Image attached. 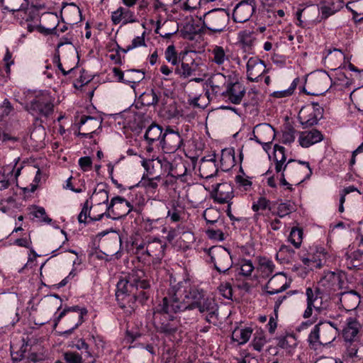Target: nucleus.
<instances>
[{"label": "nucleus", "instance_id": "1", "mask_svg": "<svg viewBox=\"0 0 363 363\" xmlns=\"http://www.w3.org/2000/svg\"><path fill=\"white\" fill-rule=\"evenodd\" d=\"M206 295L202 289L184 279L174 285L171 284L166 296L172 302L171 310L184 311L196 309Z\"/></svg>", "mask_w": 363, "mask_h": 363}, {"label": "nucleus", "instance_id": "2", "mask_svg": "<svg viewBox=\"0 0 363 363\" xmlns=\"http://www.w3.org/2000/svg\"><path fill=\"white\" fill-rule=\"evenodd\" d=\"M138 286L143 289L150 287V281L143 269H136L116 285V298L118 305L126 313L128 306H133L135 293Z\"/></svg>", "mask_w": 363, "mask_h": 363}, {"label": "nucleus", "instance_id": "3", "mask_svg": "<svg viewBox=\"0 0 363 363\" xmlns=\"http://www.w3.org/2000/svg\"><path fill=\"white\" fill-rule=\"evenodd\" d=\"M172 306V302L165 296L162 302L156 306L154 312L155 328L157 332L166 336L174 335L181 327L179 319L173 315L181 311L171 310Z\"/></svg>", "mask_w": 363, "mask_h": 363}, {"label": "nucleus", "instance_id": "4", "mask_svg": "<svg viewBox=\"0 0 363 363\" xmlns=\"http://www.w3.org/2000/svg\"><path fill=\"white\" fill-rule=\"evenodd\" d=\"M19 158L14 160V164L4 166L0 170V204L6 203L12 205L15 202L13 186H17L18 177L22 167H16Z\"/></svg>", "mask_w": 363, "mask_h": 363}, {"label": "nucleus", "instance_id": "5", "mask_svg": "<svg viewBox=\"0 0 363 363\" xmlns=\"http://www.w3.org/2000/svg\"><path fill=\"white\" fill-rule=\"evenodd\" d=\"M55 98L48 91L35 92L28 98L24 109L36 120L48 118L54 111Z\"/></svg>", "mask_w": 363, "mask_h": 363}, {"label": "nucleus", "instance_id": "6", "mask_svg": "<svg viewBox=\"0 0 363 363\" xmlns=\"http://www.w3.org/2000/svg\"><path fill=\"white\" fill-rule=\"evenodd\" d=\"M207 35L220 34L227 30L230 21L229 13L224 9H213L199 17Z\"/></svg>", "mask_w": 363, "mask_h": 363}, {"label": "nucleus", "instance_id": "7", "mask_svg": "<svg viewBox=\"0 0 363 363\" xmlns=\"http://www.w3.org/2000/svg\"><path fill=\"white\" fill-rule=\"evenodd\" d=\"M104 212L98 215L97 217L92 218L94 220H100L104 216L107 218H111V214L114 216L113 219H118L126 216L130 213L133 206L125 199L117 196L111 199L108 205L104 206Z\"/></svg>", "mask_w": 363, "mask_h": 363}, {"label": "nucleus", "instance_id": "8", "mask_svg": "<svg viewBox=\"0 0 363 363\" xmlns=\"http://www.w3.org/2000/svg\"><path fill=\"white\" fill-rule=\"evenodd\" d=\"M211 261L219 273H226L233 266L230 252L222 246H213L208 250Z\"/></svg>", "mask_w": 363, "mask_h": 363}, {"label": "nucleus", "instance_id": "9", "mask_svg": "<svg viewBox=\"0 0 363 363\" xmlns=\"http://www.w3.org/2000/svg\"><path fill=\"white\" fill-rule=\"evenodd\" d=\"M323 109L318 104L313 103L304 106L299 111L298 120L306 128L316 125L322 118Z\"/></svg>", "mask_w": 363, "mask_h": 363}, {"label": "nucleus", "instance_id": "10", "mask_svg": "<svg viewBox=\"0 0 363 363\" xmlns=\"http://www.w3.org/2000/svg\"><path fill=\"white\" fill-rule=\"evenodd\" d=\"M245 94V88L236 79H231L227 84L224 92L220 98L233 104H239Z\"/></svg>", "mask_w": 363, "mask_h": 363}, {"label": "nucleus", "instance_id": "11", "mask_svg": "<svg viewBox=\"0 0 363 363\" xmlns=\"http://www.w3.org/2000/svg\"><path fill=\"white\" fill-rule=\"evenodd\" d=\"M183 144L182 138L178 131L168 127L160 140V146L166 153L175 152Z\"/></svg>", "mask_w": 363, "mask_h": 363}, {"label": "nucleus", "instance_id": "12", "mask_svg": "<svg viewBox=\"0 0 363 363\" xmlns=\"http://www.w3.org/2000/svg\"><path fill=\"white\" fill-rule=\"evenodd\" d=\"M43 18L45 21L52 22V26L49 27V28H45V26H43L40 25H37V24L33 25L30 23H27L28 30L30 33H31V32L34 31L35 30H38L40 33H43L45 35L57 34V27L59 23L58 16L53 13H47L43 16ZM30 21H34L35 23H37V22L40 21V18L38 16H36L33 18L30 17L29 18L26 19L27 22H29Z\"/></svg>", "mask_w": 363, "mask_h": 363}, {"label": "nucleus", "instance_id": "13", "mask_svg": "<svg viewBox=\"0 0 363 363\" xmlns=\"http://www.w3.org/2000/svg\"><path fill=\"white\" fill-rule=\"evenodd\" d=\"M330 255L321 246H314L311 247L309 252V257H305L302 259L304 264L310 267L311 264L316 268H320L324 265H328L330 262Z\"/></svg>", "mask_w": 363, "mask_h": 363}, {"label": "nucleus", "instance_id": "14", "mask_svg": "<svg viewBox=\"0 0 363 363\" xmlns=\"http://www.w3.org/2000/svg\"><path fill=\"white\" fill-rule=\"evenodd\" d=\"M196 309L206 315V320L208 323H216L218 320V306L215 299L207 294L203 297Z\"/></svg>", "mask_w": 363, "mask_h": 363}, {"label": "nucleus", "instance_id": "15", "mask_svg": "<svg viewBox=\"0 0 363 363\" xmlns=\"http://www.w3.org/2000/svg\"><path fill=\"white\" fill-rule=\"evenodd\" d=\"M211 194L214 201L218 203H229L234 196L233 188L228 182L211 185Z\"/></svg>", "mask_w": 363, "mask_h": 363}, {"label": "nucleus", "instance_id": "16", "mask_svg": "<svg viewBox=\"0 0 363 363\" xmlns=\"http://www.w3.org/2000/svg\"><path fill=\"white\" fill-rule=\"evenodd\" d=\"M255 9L252 0H245L238 3L233 9V18L237 23L248 21Z\"/></svg>", "mask_w": 363, "mask_h": 363}, {"label": "nucleus", "instance_id": "17", "mask_svg": "<svg viewBox=\"0 0 363 363\" xmlns=\"http://www.w3.org/2000/svg\"><path fill=\"white\" fill-rule=\"evenodd\" d=\"M318 288L323 294L330 295L340 289V278L335 273L328 272L320 279Z\"/></svg>", "mask_w": 363, "mask_h": 363}, {"label": "nucleus", "instance_id": "18", "mask_svg": "<svg viewBox=\"0 0 363 363\" xmlns=\"http://www.w3.org/2000/svg\"><path fill=\"white\" fill-rule=\"evenodd\" d=\"M101 120L97 118L82 116L79 121V132L78 135L83 138H91L92 134L101 128Z\"/></svg>", "mask_w": 363, "mask_h": 363}, {"label": "nucleus", "instance_id": "19", "mask_svg": "<svg viewBox=\"0 0 363 363\" xmlns=\"http://www.w3.org/2000/svg\"><path fill=\"white\" fill-rule=\"evenodd\" d=\"M247 77L250 82H257L267 70L264 61L257 57H251L247 62Z\"/></svg>", "mask_w": 363, "mask_h": 363}, {"label": "nucleus", "instance_id": "20", "mask_svg": "<svg viewBox=\"0 0 363 363\" xmlns=\"http://www.w3.org/2000/svg\"><path fill=\"white\" fill-rule=\"evenodd\" d=\"M362 326L356 317H348L345 320V325L342 330L345 341L359 340L362 335Z\"/></svg>", "mask_w": 363, "mask_h": 363}, {"label": "nucleus", "instance_id": "21", "mask_svg": "<svg viewBox=\"0 0 363 363\" xmlns=\"http://www.w3.org/2000/svg\"><path fill=\"white\" fill-rule=\"evenodd\" d=\"M289 287L286 277L282 273L273 276L265 286L266 293L274 295L286 290Z\"/></svg>", "mask_w": 363, "mask_h": 363}, {"label": "nucleus", "instance_id": "22", "mask_svg": "<svg viewBox=\"0 0 363 363\" xmlns=\"http://www.w3.org/2000/svg\"><path fill=\"white\" fill-rule=\"evenodd\" d=\"M344 6L342 0H325L319 3L318 11L320 13V22L340 11Z\"/></svg>", "mask_w": 363, "mask_h": 363}, {"label": "nucleus", "instance_id": "23", "mask_svg": "<svg viewBox=\"0 0 363 363\" xmlns=\"http://www.w3.org/2000/svg\"><path fill=\"white\" fill-rule=\"evenodd\" d=\"M316 13V9L314 7L298 9L296 13L297 20L296 25L302 28H306L319 23L318 17L314 18Z\"/></svg>", "mask_w": 363, "mask_h": 363}, {"label": "nucleus", "instance_id": "24", "mask_svg": "<svg viewBox=\"0 0 363 363\" xmlns=\"http://www.w3.org/2000/svg\"><path fill=\"white\" fill-rule=\"evenodd\" d=\"M230 76H225L222 73H216L208 80V84L211 87V94L220 97L224 92L227 84L231 80Z\"/></svg>", "mask_w": 363, "mask_h": 363}, {"label": "nucleus", "instance_id": "25", "mask_svg": "<svg viewBox=\"0 0 363 363\" xmlns=\"http://www.w3.org/2000/svg\"><path fill=\"white\" fill-rule=\"evenodd\" d=\"M274 138V128L267 123H261L254 128L251 140H255L258 143L264 141H273Z\"/></svg>", "mask_w": 363, "mask_h": 363}, {"label": "nucleus", "instance_id": "26", "mask_svg": "<svg viewBox=\"0 0 363 363\" xmlns=\"http://www.w3.org/2000/svg\"><path fill=\"white\" fill-rule=\"evenodd\" d=\"M111 21L114 25L120 23L126 25L135 22L136 18L134 12L129 7L120 6L111 13Z\"/></svg>", "mask_w": 363, "mask_h": 363}, {"label": "nucleus", "instance_id": "27", "mask_svg": "<svg viewBox=\"0 0 363 363\" xmlns=\"http://www.w3.org/2000/svg\"><path fill=\"white\" fill-rule=\"evenodd\" d=\"M69 312H74L77 313L74 315V318H77V322L72 328L64 332V334L66 335L71 334L75 329H77L84 322V316L87 314V310L85 308H80L78 306L67 307L60 312L57 318V321H60L61 318Z\"/></svg>", "mask_w": 363, "mask_h": 363}, {"label": "nucleus", "instance_id": "28", "mask_svg": "<svg viewBox=\"0 0 363 363\" xmlns=\"http://www.w3.org/2000/svg\"><path fill=\"white\" fill-rule=\"evenodd\" d=\"M199 171V175L206 179V182L216 176L218 172V167L216 164L215 156L208 160L202 158Z\"/></svg>", "mask_w": 363, "mask_h": 363}, {"label": "nucleus", "instance_id": "29", "mask_svg": "<svg viewBox=\"0 0 363 363\" xmlns=\"http://www.w3.org/2000/svg\"><path fill=\"white\" fill-rule=\"evenodd\" d=\"M274 166L277 173H284L288 168L290 163L295 162L294 160H289L286 162V157L285 155V148L282 146L274 145Z\"/></svg>", "mask_w": 363, "mask_h": 363}, {"label": "nucleus", "instance_id": "30", "mask_svg": "<svg viewBox=\"0 0 363 363\" xmlns=\"http://www.w3.org/2000/svg\"><path fill=\"white\" fill-rule=\"evenodd\" d=\"M323 140V134L316 129L302 132L298 138L299 144L303 147H308L315 143L321 142Z\"/></svg>", "mask_w": 363, "mask_h": 363}, {"label": "nucleus", "instance_id": "31", "mask_svg": "<svg viewBox=\"0 0 363 363\" xmlns=\"http://www.w3.org/2000/svg\"><path fill=\"white\" fill-rule=\"evenodd\" d=\"M320 329L321 332V344L328 345L333 342L337 335V329L331 322H320Z\"/></svg>", "mask_w": 363, "mask_h": 363}, {"label": "nucleus", "instance_id": "32", "mask_svg": "<svg viewBox=\"0 0 363 363\" xmlns=\"http://www.w3.org/2000/svg\"><path fill=\"white\" fill-rule=\"evenodd\" d=\"M211 52V60L218 66L223 65L230 60L229 50L220 45H215L212 46Z\"/></svg>", "mask_w": 363, "mask_h": 363}, {"label": "nucleus", "instance_id": "33", "mask_svg": "<svg viewBox=\"0 0 363 363\" xmlns=\"http://www.w3.org/2000/svg\"><path fill=\"white\" fill-rule=\"evenodd\" d=\"M166 245L157 238H149L147 240L146 254L155 258H161L164 255Z\"/></svg>", "mask_w": 363, "mask_h": 363}, {"label": "nucleus", "instance_id": "34", "mask_svg": "<svg viewBox=\"0 0 363 363\" xmlns=\"http://www.w3.org/2000/svg\"><path fill=\"white\" fill-rule=\"evenodd\" d=\"M163 133L162 128L159 125L152 123L147 128L144 135L145 139L148 143V146L147 147V152L152 151L153 148L151 147L152 143L156 142L160 143V140H161Z\"/></svg>", "mask_w": 363, "mask_h": 363}, {"label": "nucleus", "instance_id": "35", "mask_svg": "<svg viewBox=\"0 0 363 363\" xmlns=\"http://www.w3.org/2000/svg\"><path fill=\"white\" fill-rule=\"evenodd\" d=\"M179 30L178 26L174 21H166L161 23L157 21L155 32L163 38H170Z\"/></svg>", "mask_w": 363, "mask_h": 363}, {"label": "nucleus", "instance_id": "36", "mask_svg": "<svg viewBox=\"0 0 363 363\" xmlns=\"http://www.w3.org/2000/svg\"><path fill=\"white\" fill-rule=\"evenodd\" d=\"M235 164V151L232 147L225 148L221 151L220 168L224 172L229 171Z\"/></svg>", "mask_w": 363, "mask_h": 363}, {"label": "nucleus", "instance_id": "37", "mask_svg": "<svg viewBox=\"0 0 363 363\" xmlns=\"http://www.w3.org/2000/svg\"><path fill=\"white\" fill-rule=\"evenodd\" d=\"M346 8L352 13V19L355 23L363 21V0L350 1Z\"/></svg>", "mask_w": 363, "mask_h": 363}, {"label": "nucleus", "instance_id": "38", "mask_svg": "<svg viewBox=\"0 0 363 363\" xmlns=\"http://www.w3.org/2000/svg\"><path fill=\"white\" fill-rule=\"evenodd\" d=\"M94 209L101 208L103 205L107 206L108 203V192L104 189H96L91 196Z\"/></svg>", "mask_w": 363, "mask_h": 363}, {"label": "nucleus", "instance_id": "39", "mask_svg": "<svg viewBox=\"0 0 363 363\" xmlns=\"http://www.w3.org/2000/svg\"><path fill=\"white\" fill-rule=\"evenodd\" d=\"M323 294L321 289L316 288L315 290L311 287H308L306 290V302L307 305L313 306L314 309L320 311L321 306V301L320 304H318V300L321 298L320 294Z\"/></svg>", "mask_w": 363, "mask_h": 363}, {"label": "nucleus", "instance_id": "40", "mask_svg": "<svg viewBox=\"0 0 363 363\" xmlns=\"http://www.w3.org/2000/svg\"><path fill=\"white\" fill-rule=\"evenodd\" d=\"M188 52H181L179 54L177 53L175 46L173 45H169L164 52V57L166 60L171 63L172 65H177L181 60H183L184 55H187Z\"/></svg>", "mask_w": 363, "mask_h": 363}, {"label": "nucleus", "instance_id": "41", "mask_svg": "<svg viewBox=\"0 0 363 363\" xmlns=\"http://www.w3.org/2000/svg\"><path fill=\"white\" fill-rule=\"evenodd\" d=\"M252 330L250 328H236L232 333V340L238 345L245 344L250 338Z\"/></svg>", "mask_w": 363, "mask_h": 363}, {"label": "nucleus", "instance_id": "42", "mask_svg": "<svg viewBox=\"0 0 363 363\" xmlns=\"http://www.w3.org/2000/svg\"><path fill=\"white\" fill-rule=\"evenodd\" d=\"M294 250L286 245H282L276 254V259L283 264L292 262L294 260Z\"/></svg>", "mask_w": 363, "mask_h": 363}, {"label": "nucleus", "instance_id": "43", "mask_svg": "<svg viewBox=\"0 0 363 363\" xmlns=\"http://www.w3.org/2000/svg\"><path fill=\"white\" fill-rule=\"evenodd\" d=\"M255 37L252 32L249 30L240 31L238 34V41L245 51L250 52L254 45Z\"/></svg>", "mask_w": 363, "mask_h": 363}, {"label": "nucleus", "instance_id": "44", "mask_svg": "<svg viewBox=\"0 0 363 363\" xmlns=\"http://www.w3.org/2000/svg\"><path fill=\"white\" fill-rule=\"evenodd\" d=\"M142 166L145 168L146 172V177L153 176L155 174V164L163 167L164 165H168L169 162L165 160L160 158L151 159V160H143Z\"/></svg>", "mask_w": 363, "mask_h": 363}, {"label": "nucleus", "instance_id": "45", "mask_svg": "<svg viewBox=\"0 0 363 363\" xmlns=\"http://www.w3.org/2000/svg\"><path fill=\"white\" fill-rule=\"evenodd\" d=\"M0 2L2 4H6L4 9L12 13L27 9L29 4L28 0H0Z\"/></svg>", "mask_w": 363, "mask_h": 363}, {"label": "nucleus", "instance_id": "46", "mask_svg": "<svg viewBox=\"0 0 363 363\" xmlns=\"http://www.w3.org/2000/svg\"><path fill=\"white\" fill-rule=\"evenodd\" d=\"M145 78V73L139 69H130L125 72L124 83L133 87Z\"/></svg>", "mask_w": 363, "mask_h": 363}, {"label": "nucleus", "instance_id": "47", "mask_svg": "<svg viewBox=\"0 0 363 363\" xmlns=\"http://www.w3.org/2000/svg\"><path fill=\"white\" fill-rule=\"evenodd\" d=\"M346 256L348 268L358 267L363 264V250H362L347 253Z\"/></svg>", "mask_w": 363, "mask_h": 363}, {"label": "nucleus", "instance_id": "48", "mask_svg": "<svg viewBox=\"0 0 363 363\" xmlns=\"http://www.w3.org/2000/svg\"><path fill=\"white\" fill-rule=\"evenodd\" d=\"M182 31L184 35H189V38L196 34H206L205 29H203V25L200 26L196 24L192 19L184 25Z\"/></svg>", "mask_w": 363, "mask_h": 363}, {"label": "nucleus", "instance_id": "49", "mask_svg": "<svg viewBox=\"0 0 363 363\" xmlns=\"http://www.w3.org/2000/svg\"><path fill=\"white\" fill-rule=\"evenodd\" d=\"M162 227V232H166V228L164 227V220L162 218L156 219L146 218L144 220V229L146 232H154L155 230Z\"/></svg>", "mask_w": 363, "mask_h": 363}, {"label": "nucleus", "instance_id": "50", "mask_svg": "<svg viewBox=\"0 0 363 363\" xmlns=\"http://www.w3.org/2000/svg\"><path fill=\"white\" fill-rule=\"evenodd\" d=\"M184 213V208L177 202H174L167 211V218H169L172 223H177L182 220Z\"/></svg>", "mask_w": 363, "mask_h": 363}, {"label": "nucleus", "instance_id": "51", "mask_svg": "<svg viewBox=\"0 0 363 363\" xmlns=\"http://www.w3.org/2000/svg\"><path fill=\"white\" fill-rule=\"evenodd\" d=\"M161 179L160 175L153 177H146L145 174L143 176L139 184L144 187L146 191L150 192H155L158 186L157 182Z\"/></svg>", "mask_w": 363, "mask_h": 363}, {"label": "nucleus", "instance_id": "52", "mask_svg": "<svg viewBox=\"0 0 363 363\" xmlns=\"http://www.w3.org/2000/svg\"><path fill=\"white\" fill-rule=\"evenodd\" d=\"M308 342L309 345L315 350L317 349L318 346L323 345L321 344V332L319 323L315 325L311 331L308 337Z\"/></svg>", "mask_w": 363, "mask_h": 363}, {"label": "nucleus", "instance_id": "53", "mask_svg": "<svg viewBox=\"0 0 363 363\" xmlns=\"http://www.w3.org/2000/svg\"><path fill=\"white\" fill-rule=\"evenodd\" d=\"M146 289H143L140 286H138V291L135 293V296L134 298L133 306L128 307L126 313L131 314L136 308V302L138 301L140 303L143 304L149 298V293L145 291Z\"/></svg>", "mask_w": 363, "mask_h": 363}, {"label": "nucleus", "instance_id": "54", "mask_svg": "<svg viewBox=\"0 0 363 363\" xmlns=\"http://www.w3.org/2000/svg\"><path fill=\"white\" fill-rule=\"evenodd\" d=\"M274 267L275 266L271 259L264 257L259 258V269L264 276L268 277L272 274Z\"/></svg>", "mask_w": 363, "mask_h": 363}, {"label": "nucleus", "instance_id": "55", "mask_svg": "<svg viewBox=\"0 0 363 363\" xmlns=\"http://www.w3.org/2000/svg\"><path fill=\"white\" fill-rule=\"evenodd\" d=\"M241 174L236 175L235 181L240 189L243 191H249L252 186V182L248 177H246L242 167L240 168Z\"/></svg>", "mask_w": 363, "mask_h": 363}, {"label": "nucleus", "instance_id": "56", "mask_svg": "<svg viewBox=\"0 0 363 363\" xmlns=\"http://www.w3.org/2000/svg\"><path fill=\"white\" fill-rule=\"evenodd\" d=\"M298 82H299V79L295 78L288 89L282 90V91H274L273 93L271 94V96L274 98H277V99L289 97L293 94Z\"/></svg>", "mask_w": 363, "mask_h": 363}, {"label": "nucleus", "instance_id": "57", "mask_svg": "<svg viewBox=\"0 0 363 363\" xmlns=\"http://www.w3.org/2000/svg\"><path fill=\"white\" fill-rule=\"evenodd\" d=\"M303 239V231L298 228H293L290 232L288 240L296 248L301 247Z\"/></svg>", "mask_w": 363, "mask_h": 363}, {"label": "nucleus", "instance_id": "58", "mask_svg": "<svg viewBox=\"0 0 363 363\" xmlns=\"http://www.w3.org/2000/svg\"><path fill=\"white\" fill-rule=\"evenodd\" d=\"M347 354L352 358L357 357L358 351L362 345L359 340H354L351 341H345Z\"/></svg>", "mask_w": 363, "mask_h": 363}, {"label": "nucleus", "instance_id": "59", "mask_svg": "<svg viewBox=\"0 0 363 363\" xmlns=\"http://www.w3.org/2000/svg\"><path fill=\"white\" fill-rule=\"evenodd\" d=\"M191 76L200 74L204 71L205 65L203 63L201 58L196 57L191 59L189 62Z\"/></svg>", "mask_w": 363, "mask_h": 363}, {"label": "nucleus", "instance_id": "60", "mask_svg": "<svg viewBox=\"0 0 363 363\" xmlns=\"http://www.w3.org/2000/svg\"><path fill=\"white\" fill-rule=\"evenodd\" d=\"M295 211L294 205L289 202L281 203L277 206V212H272L273 215H277L279 218H284Z\"/></svg>", "mask_w": 363, "mask_h": 363}, {"label": "nucleus", "instance_id": "61", "mask_svg": "<svg viewBox=\"0 0 363 363\" xmlns=\"http://www.w3.org/2000/svg\"><path fill=\"white\" fill-rule=\"evenodd\" d=\"M142 103L145 106L156 105L159 101L157 94L153 90L145 92L141 96Z\"/></svg>", "mask_w": 363, "mask_h": 363}, {"label": "nucleus", "instance_id": "62", "mask_svg": "<svg viewBox=\"0 0 363 363\" xmlns=\"http://www.w3.org/2000/svg\"><path fill=\"white\" fill-rule=\"evenodd\" d=\"M182 63L180 65L179 64L176 65V67L174 69V73L178 75L180 78L182 79H187L191 76L189 62H184L183 60H181Z\"/></svg>", "mask_w": 363, "mask_h": 363}, {"label": "nucleus", "instance_id": "63", "mask_svg": "<svg viewBox=\"0 0 363 363\" xmlns=\"http://www.w3.org/2000/svg\"><path fill=\"white\" fill-rule=\"evenodd\" d=\"M203 217L206 223L214 224L218 221L220 213L216 209L209 208L204 211Z\"/></svg>", "mask_w": 363, "mask_h": 363}, {"label": "nucleus", "instance_id": "64", "mask_svg": "<svg viewBox=\"0 0 363 363\" xmlns=\"http://www.w3.org/2000/svg\"><path fill=\"white\" fill-rule=\"evenodd\" d=\"M341 301H352V303L349 307L354 308H356L359 303V296L355 291H349L345 293H342V298Z\"/></svg>", "mask_w": 363, "mask_h": 363}]
</instances>
